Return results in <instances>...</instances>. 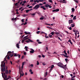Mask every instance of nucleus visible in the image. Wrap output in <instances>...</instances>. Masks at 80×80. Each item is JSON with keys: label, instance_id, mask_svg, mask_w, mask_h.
Segmentation results:
<instances>
[{"label": "nucleus", "instance_id": "1", "mask_svg": "<svg viewBox=\"0 0 80 80\" xmlns=\"http://www.w3.org/2000/svg\"><path fill=\"white\" fill-rule=\"evenodd\" d=\"M56 64L57 65H58V67H60L61 68H63V64L62 63L59 62L58 63H56Z\"/></svg>", "mask_w": 80, "mask_h": 80}, {"label": "nucleus", "instance_id": "2", "mask_svg": "<svg viewBox=\"0 0 80 80\" xmlns=\"http://www.w3.org/2000/svg\"><path fill=\"white\" fill-rule=\"evenodd\" d=\"M38 8H40V6H39L38 4H37L33 8V9H35V10H37L38 9Z\"/></svg>", "mask_w": 80, "mask_h": 80}, {"label": "nucleus", "instance_id": "3", "mask_svg": "<svg viewBox=\"0 0 80 80\" xmlns=\"http://www.w3.org/2000/svg\"><path fill=\"white\" fill-rule=\"evenodd\" d=\"M1 67L2 68H1L2 72L3 73H4V72H5V71L6 70H5V67H3V68H2V65H1Z\"/></svg>", "mask_w": 80, "mask_h": 80}, {"label": "nucleus", "instance_id": "4", "mask_svg": "<svg viewBox=\"0 0 80 80\" xmlns=\"http://www.w3.org/2000/svg\"><path fill=\"white\" fill-rule=\"evenodd\" d=\"M9 73V71H8V70H6V71H5V72H4L3 75L4 76L5 75V74H6V75H7L8 73Z\"/></svg>", "mask_w": 80, "mask_h": 80}, {"label": "nucleus", "instance_id": "5", "mask_svg": "<svg viewBox=\"0 0 80 80\" xmlns=\"http://www.w3.org/2000/svg\"><path fill=\"white\" fill-rule=\"evenodd\" d=\"M12 53V52H11V51H9L8 52V53H7V57H8V60H9V59H10V56L9 55V54H8V53Z\"/></svg>", "mask_w": 80, "mask_h": 80}, {"label": "nucleus", "instance_id": "6", "mask_svg": "<svg viewBox=\"0 0 80 80\" xmlns=\"http://www.w3.org/2000/svg\"><path fill=\"white\" fill-rule=\"evenodd\" d=\"M59 10H60L59 9H56L52 10V12H58Z\"/></svg>", "mask_w": 80, "mask_h": 80}, {"label": "nucleus", "instance_id": "7", "mask_svg": "<svg viewBox=\"0 0 80 80\" xmlns=\"http://www.w3.org/2000/svg\"><path fill=\"white\" fill-rule=\"evenodd\" d=\"M45 7L47 8L48 7H49V8H50V5H49V4H46L45 5Z\"/></svg>", "mask_w": 80, "mask_h": 80}, {"label": "nucleus", "instance_id": "8", "mask_svg": "<svg viewBox=\"0 0 80 80\" xmlns=\"http://www.w3.org/2000/svg\"><path fill=\"white\" fill-rule=\"evenodd\" d=\"M72 23H73V20H72V19L70 20H69V24H70Z\"/></svg>", "mask_w": 80, "mask_h": 80}, {"label": "nucleus", "instance_id": "9", "mask_svg": "<svg viewBox=\"0 0 80 80\" xmlns=\"http://www.w3.org/2000/svg\"><path fill=\"white\" fill-rule=\"evenodd\" d=\"M32 51H30V52L31 53H34V50L33 49H32Z\"/></svg>", "mask_w": 80, "mask_h": 80}, {"label": "nucleus", "instance_id": "10", "mask_svg": "<svg viewBox=\"0 0 80 80\" xmlns=\"http://www.w3.org/2000/svg\"><path fill=\"white\" fill-rule=\"evenodd\" d=\"M54 67H55V66H54V65L53 64L51 65L50 70H52V69Z\"/></svg>", "mask_w": 80, "mask_h": 80}, {"label": "nucleus", "instance_id": "11", "mask_svg": "<svg viewBox=\"0 0 80 80\" xmlns=\"http://www.w3.org/2000/svg\"><path fill=\"white\" fill-rule=\"evenodd\" d=\"M19 73L20 74V78L21 77V76H22V77H23V76L24 75V73H23V72L22 73V74L21 72V73Z\"/></svg>", "mask_w": 80, "mask_h": 80}, {"label": "nucleus", "instance_id": "12", "mask_svg": "<svg viewBox=\"0 0 80 80\" xmlns=\"http://www.w3.org/2000/svg\"><path fill=\"white\" fill-rule=\"evenodd\" d=\"M5 63L6 62H4V64H2V67H5Z\"/></svg>", "mask_w": 80, "mask_h": 80}, {"label": "nucleus", "instance_id": "13", "mask_svg": "<svg viewBox=\"0 0 80 80\" xmlns=\"http://www.w3.org/2000/svg\"><path fill=\"white\" fill-rule=\"evenodd\" d=\"M48 74V72H46L45 73V74H44L45 78L47 77V75Z\"/></svg>", "mask_w": 80, "mask_h": 80}, {"label": "nucleus", "instance_id": "14", "mask_svg": "<svg viewBox=\"0 0 80 80\" xmlns=\"http://www.w3.org/2000/svg\"><path fill=\"white\" fill-rule=\"evenodd\" d=\"M40 8H42L43 10H46V8H45V7H44V6H41L40 7Z\"/></svg>", "mask_w": 80, "mask_h": 80}, {"label": "nucleus", "instance_id": "15", "mask_svg": "<svg viewBox=\"0 0 80 80\" xmlns=\"http://www.w3.org/2000/svg\"><path fill=\"white\" fill-rule=\"evenodd\" d=\"M66 67H67V65H65L64 66V65H63V68H62L63 69H65V68H66Z\"/></svg>", "mask_w": 80, "mask_h": 80}, {"label": "nucleus", "instance_id": "16", "mask_svg": "<svg viewBox=\"0 0 80 80\" xmlns=\"http://www.w3.org/2000/svg\"><path fill=\"white\" fill-rule=\"evenodd\" d=\"M16 47L18 48H20V47H19V44H17Z\"/></svg>", "mask_w": 80, "mask_h": 80}, {"label": "nucleus", "instance_id": "17", "mask_svg": "<svg viewBox=\"0 0 80 80\" xmlns=\"http://www.w3.org/2000/svg\"><path fill=\"white\" fill-rule=\"evenodd\" d=\"M71 27L72 28L74 27H75V24H74V22H73V24H71Z\"/></svg>", "mask_w": 80, "mask_h": 80}, {"label": "nucleus", "instance_id": "18", "mask_svg": "<svg viewBox=\"0 0 80 80\" xmlns=\"http://www.w3.org/2000/svg\"><path fill=\"white\" fill-rule=\"evenodd\" d=\"M68 42H70V43L71 44V45H73V43H72V42L71 41V40H69L68 41Z\"/></svg>", "mask_w": 80, "mask_h": 80}, {"label": "nucleus", "instance_id": "19", "mask_svg": "<svg viewBox=\"0 0 80 80\" xmlns=\"http://www.w3.org/2000/svg\"><path fill=\"white\" fill-rule=\"evenodd\" d=\"M19 73H21V68L20 67L19 68Z\"/></svg>", "mask_w": 80, "mask_h": 80}, {"label": "nucleus", "instance_id": "20", "mask_svg": "<svg viewBox=\"0 0 80 80\" xmlns=\"http://www.w3.org/2000/svg\"><path fill=\"white\" fill-rule=\"evenodd\" d=\"M28 40L30 42H31V43H32V42H33V41H32L31 40V39H28Z\"/></svg>", "mask_w": 80, "mask_h": 80}, {"label": "nucleus", "instance_id": "21", "mask_svg": "<svg viewBox=\"0 0 80 80\" xmlns=\"http://www.w3.org/2000/svg\"><path fill=\"white\" fill-rule=\"evenodd\" d=\"M26 13H28L30 11V10H26Z\"/></svg>", "mask_w": 80, "mask_h": 80}, {"label": "nucleus", "instance_id": "22", "mask_svg": "<svg viewBox=\"0 0 80 80\" xmlns=\"http://www.w3.org/2000/svg\"><path fill=\"white\" fill-rule=\"evenodd\" d=\"M64 53H65V55H67V52H66V51H65V50L64 51Z\"/></svg>", "mask_w": 80, "mask_h": 80}, {"label": "nucleus", "instance_id": "23", "mask_svg": "<svg viewBox=\"0 0 80 80\" xmlns=\"http://www.w3.org/2000/svg\"><path fill=\"white\" fill-rule=\"evenodd\" d=\"M14 57H17L18 56V54L17 53H14Z\"/></svg>", "mask_w": 80, "mask_h": 80}, {"label": "nucleus", "instance_id": "24", "mask_svg": "<svg viewBox=\"0 0 80 80\" xmlns=\"http://www.w3.org/2000/svg\"><path fill=\"white\" fill-rule=\"evenodd\" d=\"M28 37V35L26 36H25L23 38V39H25V38H27V37Z\"/></svg>", "mask_w": 80, "mask_h": 80}, {"label": "nucleus", "instance_id": "25", "mask_svg": "<svg viewBox=\"0 0 80 80\" xmlns=\"http://www.w3.org/2000/svg\"><path fill=\"white\" fill-rule=\"evenodd\" d=\"M72 12H74L75 11V9H74V8H72Z\"/></svg>", "mask_w": 80, "mask_h": 80}, {"label": "nucleus", "instance_id": "26", "mask_svg": "<svg viewBox=\"0 0 80 80\" xmlns=\"http://www.w3.org/2000/svg\"><path fill=\"white\" fill-rule=\"evenodd\" d=\"M9 56H10V57H13V54H10L9 55Z\"/></svg>", "mask_w": 80, "mask_h": 80}, {"label": "nucleus", "instance_id": "27", "mask_svg": "<svg viewBox=\"0 0 80 80\" xmlns=\"http://www.w3.org/2000/svg\"><path fill=\"white\" fill-rule=\"evenodd\" d=\"M76 16H75L73 18V20H76Z\"/></svg>", "mask_w": 80, "mask_h": 80}, {"label": "nucleus", "instance_id": "28", "mask_svg": "<svg viewBox=\"0 0 80 80\" xmlns=\"http://www.w3.org/2000/svg\"><path fill=\"white\" fill-rule=\"evenodd\" d=\"M51 35H54V32H51Z\"/></svg>", "mask_w": 80, "mask_h": 80}, {"label": "nucleus", "instance_id": "29", "mask_svg": "<svg viewBox=\"0 0 80 80\" xmlns=\"http://www.w3.org/2000/svg\"><path fill=\"white\" fill-rule=\"evenodd\" d=\"M7 55L6 56V57L5 58H4V61H6V58H7Z\"/></svg>", "mask_w": 80, "mask_h": 80}, {"label": "nucleus", "instance_id": "30", "mask_svg": "<svg viewBox=\"0 0 80 80\" xmlns=\"http://www.w3.org/2000/svg\"><path fill=\"white\" fill-rule=\"evenodd\" d=\"M68 28L70 30H72V27H70L69 28V27H68Z\"/></svg>", "mask_w": 80, "mask_h": 80}, {"label": "nucleus", "instance_id": "31", "mask_svg": "<svg viewBox=\"0 0 80 80\" xmlns=\"http://www.w3.org/2000/svg\"><path fill=\"white\" fill-rule=\"evenodd\" d=\"M5 62V61H3L1 62V65H2V64H3V63Z\"/></svg>", "mask_w": 80, "mask_h": 80}, {"label": "nucleus", "instance_id": "32", "mask_svg": "<svg viewBox=\"0 0 80 80\" xmlns=\"http://www.w3.org/2000/svg\"><path fill=\"white\" fill-rule=\"evenodd\" d=\"M45 32H42L40 33V34H41V35H42V34H45Z\"/></svg>", "mask_w": 80, "mask_h": 80}, {"label": "nucleus", "instance_id": "33", "mask_svg": "<svg viewBox=\"0 0 80 80\" xmlns=\"http://www.w3.org/2000/svg\"><path fill=\"white\" fill-rule=\"evenodd\" d=\"M73 32H74L75 33H77V31H75V30H73Z\"/></svg>", "mask_w": 80, "mask_h": 80}, {"label": "nucleus", "instance_id": "34", "mask_svg": "<svg viewBox=\"0 0 80 80\" xmlns=\"http://www.w3.org/2000/svg\"><path fill=\"white\" fill-rule=\"evenodd\" d=\"M43 19H44V18H42V17H41V18H40V20H43Z\"/></svg>", "mask_w": 80, "mask_h": 80}, {"label": "nucleus", "instance_id": "35", "mask_svg": "<svg viewBox=\"0 0 80 80\" xmlns=\"http://www.w3.org/2000/svg\"><path fill=\"white\" fill-rule=\"evenodd\" d=\"M18 56L19 58H20V55L18 54Z\"/></svg>", "mask_w": 80, "mask_h": 80}, {"label": "nucleus", "instance_id": "36", "mask_svg": "<svg viewBox=\"0 0 80 80\" xmlns=\"http://www.w3.org/2000/svg\"><path fill=\"white\" fill-rule=\"evenodd\" d=\"M39 62H38V61H37V65H39Z\"/></svg>", "mask_w": 80, "mask_h": 80}, {"label": "nucleus", "instance_id": "37", "mask_svg": "<svg viewBox=\"0 0 80 80\" xmlns=\"http://www.w3.org/2000/svg\"><path fill=\"white\" fill-rule=\"evenodd\" d=\"M37 34H39V33H40V31H37Z\"/></svg>", "mask_w": 80, "mask_h": 80}, {"label": "nucleus", "instance_id": "38", "mask_svg": "<svg viewBox=\"0 0 80 80\" xmlns=\"http://www.w3.org/2000/svg\"><path fill=\"white\" fill-rule=\"evenodd\" d=\"M28 38H26L24 39L25 40H28Z\"/></svg>", "mask_w": 80, "mask_h": 80}, {"label": "nucleus", "instance_id": "39", "mask_svg": "<svg viewBox=\"0 0 80 80\" xmlns=\"http://www.w3.org/2000/svg\"><path fill=\"white\" fill-rule=\"evenodd\" d=\"M74 1L76 2V3H78V1L75 0H74Z\"/></svg>", "mask_w": 80, "mask_h": 80}, {"label": "nucleus", "instance_id": "40", "mask_svg": "<svg viewBox=\"0 0 80 80\" xmlns=\"http://www.w3.org/2000/svg\"><path fill=\"white\" fill-rule=\"evenodd\" d=\"M39 6H41L42 5H43V4L40 3L39 4H38Z\"/></svg>", "mask_w": 80, "mask_h": 80}, {"label": "nucleus", "instance_id": "41", "mask_svg": "<svg viewBox=\"0 0 80 80\" xmlns=\"http://www.w3.org/2000/svg\"><path fill=\"white\" fill-rule=\"evenodd\" d=\"M22 3H23V1H22V2H20V5H22Z\"/></svg>", "mask_w": 80, "mask_h": 80}, {"label": "nucleus", "instance_id": "42", "mask_svg": "<svg viewBox=\"0 0 80 80\" xmlns=\"http://www.w3.org/2000/svg\"><path fill=\"white\" fill-rule=\"evenodd\" d=\"M25 40L24 39H23V40H22V43H23L25 41Z\"/></svg>", "mask_w": 80, "mask_h": 80}, {"label": "nucleus", "instance_id": "43", "mask_svg": "<svg viewBox=\"0 0 80 80\" xmlns=\"http://www.w3.org/2000/svg\"><path fill=\"white\" fill-rule=\"evenodd\" d=\"M59 2L60 3H66V2H62V1H60Z\"/></svg>", "mask_w": 80, "mask_h": 80}, {"label": "nucleus", "instance_id": "44", "mask_svg": "<svg viewBox=\"0 0 80 80\" xmlns=\"http://www.w3.org/2000/svg\"><path fill=\"white\" fill-rule=\"evenodd\" d=\"M65 60L66 62H67V61H68V59L67 58H66L65 59Z\"/></svg>", "mask_w": 80, "mask_h": 80}, {"label": "nucleus", "instance_id": "45", "mask_svg": "<svg viewBox=\"0 0 80 80\" xmlns=\"http://www.w3.org/2000/svg\"><path fill=\"white\" fill-rule=\"evenodd\" d=\"M24 33H25V34H26V35H27L28 34V33L27 32H24Z\"/></svg>", "mask_w": 80, "mask_h": 80}, {"label": "nucleus", "instance_id": "46", "mask_svg": "<svg viewBox=\"0 0 80 80\" xmlns=\"http://www.w3.org/2000/svg\"><path fill=\"white\" fill-rule=\"evenodd\" d=\"M26 42H27V43H28L30 42V41H29L28 40H26Z\"/></svg>", "mask_w": 80, "mask_h": 80}, {"label": "nucleus", "instance_id": "47", "mask_svg": "<svg viewBox=\"0 0 80 80\" xmlns=\"http://www.w3.org/2000/svg\"><path fill=\"white\" fill-rule=\"evenodd\" d=\"M65 57H66V58H68V57H68V55H66Z\"/></svg>", "mask_w": 80, "mask_h": 80}, {"label": "nucleus", "instance_id": "48", "mask_svg": "<svg viewBox=\"0 0 80 80\" xmlns=\"http://www.w3.org/2000/svg\"><path fill=\"white\" fill-rule=\"evenodd\" d=\"M22 23H23V22H24V19H22Z\"/></svg>", "mask_w": 80, "mask_h": 80}, {"label": "nucleus", "instance_id": "49", "mask_svg": "<svg viewBox=\"0 0 80 80\" xmlns=\"http://www.w3.org/2000/svg\"><path fill=\"white\" fill-rule=\"evenodd\" d=\"M75 77H76V76H73L71 78H75Z\"/></svg>", "mask_w": 80, "mask_h": 80}, {"label": "nucleus", "instance_id": "50", "mask_svg": "<svg viewBox=\"0 0 80 80\" xmlns=\"http://www.w3.org/2000/svg\"><path fill=\"white\" fill-rule=\"evenodd\" d=\"M26 2H27V1H23V3H26Z\"/></svg>", "mask_w": 80, "mask_h": 80}, {"label": "nucleus", "instance_id": "51", "mask_svg": "<svg viewBox=\"0 0 80 80\" xmlns=\"http://www.w3.org/2000/svg\"><path fill=\"white\" fill-rule=\"evenodd\" d=\"M32 6H30L28 8H32Z\"/></svg>", "mask_w": 80, "mask_h": 80}, {"label": "nucleus", "instance_id": "52", "mask_svg": "<svg viewBox=\"0 0 80 80\" xmlns=\"http://www.w3.org/2000/svg\"><path fill=\"white\" fill-rule=\"evenodd\" d=\"M27 22H25V23H24V25H25L27 24Z\"/></svg>", "mask_w": 80, "mask_h": 80}, {"label": "nucleus", "instance_id": "53", "mask_svg": "<svg viewBox=\"0 0 80 80\" xmlns=\"http://www.w3.org/2000/svg\"><path fill=\"white\" fill-rule=\"evenodd\" d=\"M30 66L31 67H33V64H32L30 65Z\"/></svg>", "mask_w": 80, "mask_h": 80}, {"label": "nucleus", "instance_id": "54", "mask_svg": "<svg viewBox=\"0 0 80 80\" xmlns=\"http://www.w3.org/2000/svg\"><path fill=\"white\" fill-rule=\"evenodd\" d=\"M39 1L41 2H43L44 0H39Z\"/></svg>", "mask_w": 80, "mask_h": 80}, {"label": "nucleus", "instance_id": "55", "mask_svg": "<svg viewBox=\"0 0 80 80\" xmlns=\"http://www.w3.org/2000/svg\"><path fill=\"white\" fill-rule=\"evenodd\" d=\"M23 58H24V56L23 55L22 56V59H23Z\"/></svg>", "mask_w": 80, "mask_h": 80}, {"label": "nucleus", "instance_id": "56", "mask_svg": "<svg viewBox=\"0 0 80 80\" xmlns=\"http://www.w3.org/2000/svg\"><path fill=\"white\" fill-rule=\"evenodd\" d=\"M5 77L4 78H7V75H5Z\"/></svg>", "mask_w": 80, "mask_h": 80}, {"label": "nucleus", "instance_id": "57", "mask_svg": "<svg viewBox=\"0 0 80 80\" xmlns=\"http://www.w3.org/2000/svg\"><path fill=\"white\" fill-rule=\"evenodd\" d=\"M18 5V3L17 2L15 4V6H17V5Z\"/></svg>", "mask_w": 80, "mask_h": 80}, {"label": "nucleus", "instance_id": "58", "mask_svg": "<svg viewBox=\"0 0 80 80\" xmlns=\"http://www.w3.org/2000/svg\"><path fill=\"white\" fill-rule=\"evenodd\" d=\"M22 8H23V7H21L20 8H19V10H21V9H22Z\"/></svg>", "mask_w": 80, "mask_h": 80}, {"label": "nucleus", "instance_id": "59", "mask_svg": "<svg viewBox=\"0 0 80 80\" xmlns=\"http://www.w3.org/2000/svg\"><path fill=\"white\" fill-rule=\"evenodd\" d=\"M35 14H36L35 13L32 14H31V15H32V16H33V15H35Z\"/></svg>", "mask_w": 80, "mask_h": 80}, {"label": "nucleus", "instance_id": "60", "mask_svg": "<svg viewBox=\"0 0 80 80\" xmlns=\"http://www.w3.org/2000/svg\"><path fill=\"white\" fill-rule=\"evenodd\" d=\"M25 49H27V48H28V47H27V46H25Z\"/></svg>", "mask_w": 80, "mask_h": 80}, {"label": "nucleus", "instance_id": "61", "mask_svg": "<svg viewBox=\"0 0 80 80\" xmlns=\"http://www.w3.org/2000/svg\"><path fill=\"white\" fill-rule=\"evenodd\" d=\"M38 43H39V44H40L42 43V42H38Z\"/></svg>", "mask_w": 80, "mask_h": 80}, {"label": "nucleus", "instance_id": "62", "mask_svg": "<svg viewBox=\"0 0 80 80\" xmlns=\"http://www.w3.org/2000/svg\"><path fill=\"white\" fill-rule=\"evenodd\" d=\"M39 2H40V0H38H38H37V3H38Z\"/></svg>", "mask_w": 80, "mask_h": 80}, {"label": "nucleus", "instance_id": "63", "mask_svg": "<svg viewBox=\"0 0 80 80\" xmlns=\"http://www.w3.org/2000/svg\"><path fill=\"white\" fill-rule=\"evenodd\" d=\"M23 53H24V55H26V52H24Z\"/></svg>", "mask_w": 80, "mask_h": 80}, {"label": "nucleus", "instance_id": "64", "mask_svg": "<svg viewBox=\"0 0 80 80\" xmlns=\"http://www.w3.org/2000/svg\"><path fill=\"white\" fill-rule=\"evenodd\" d=\"M49 54H50V52H48V56H50V55H49Z\"/></svg>", "mask_w": 80, "mask_h": 80}]
</instances>
